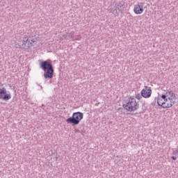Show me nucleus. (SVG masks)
Listing matches in <instances>:
<instances>
[{"mask_svg":"<svg viewBox=\"0 0 178 178\" xmlns=\"http://www.w3.org/2000/svg\"><path fill=\"white\" fill-rule=\"evenodd\" d=\"M40 69L43 70L44 79H51L54 77V65L51 60L40 61L39 63Z\"/></svg>","mask_w":178,"mask_h":178,"instance_id":"nucleus-1","label":"nucleus"},{"mask_svg":"<svg viewBox=\"0 0 178 178\" xmlns=\"http://www.w3.org/2000/svg\"><path fill=\"white\" fill-rule=\"evenodd\" d=\"M122 106L128 112H134L140 108V104L134 98L129 97L123 102Z\"/></svg>","mask_w":178,"mask_h":178,"instance_id":"nucleus-2","label":"nucleus"},{"mask_svg":"<svg viewBox=\"0 0 178 178\" xmlns=\"http://www.w3.org/2000/svg\"><path fill=\"white\" fill-rule=\"evenodd\" d=\"M37 42L36 38L25 37L23 38L22 42H19V48H22L23 49H29V48H31L34 45V43Z\"/></svg>","mask_w":178,"mask_h":178,"instance_id":"nucleus-3","label":"nucleus"},{"mask_svg":"<svg viewBox=\"0 0 178 178\" xmlns=\"http://www.w3.org/2000/svg\"><path fill=\"white\" fill-rule=\"evenodd\" d=\"M83 114L81 112H76L72 114V117L68 118L66 120V122L68 124L77 125L80 123V121L83 119Z\"/></svg>","mask_w":178,"mask_h":178,"instance_id":"nucleus-4","label":"nucleus"},{"mask_svg":"<svg viewBox=\"0 0 178 178\" xmlns=\"http://www.w3.org/2000/svg\"><path fill=\"white\" fill-rule=\"evenodd\" d=\"M161 98L165 101L169 99L170 104H172V106H173V104H175L173 99L176 98V95L172 90H167L165 95H161Z\"/></svg>","mask_w":178,"mask_h":178,"instance_id":"nucleus-5","label":"nucleus"},{"mask_svg":"<svg viewBox=\"0 0 178 178\" xmlns=\"http://www.w3.org/2000/svg\"><path fill=\"white\" fill-rule=\"evenodd\" d=\"M124 10V1H120L116 3L113 8H111V12L113 15H118L119 12H123Z\"/></svg>","mask_w":178,"mask_h":178,"instance_id":"nucleus-6","label":"nucleus"},{"mask_svg":"<svg viewBox=\"0 0 178 178\" xmlns=\"http://www.w3.org/2000/svg\"><path fill=\"white\" fill-rule=\"evenodd\" d=\"M12 98L10 92H8L5 87L0 88V99L3 101H9Z\"/></svg>","mask_w":178,"mask_h":178,"instance_id":"nucleus-7","label":"nucleus"},{"mask_svg":"<svg viewBox=\"0 0 178 178\" xmlns=\"http://www.w3.org/2000/svg\"><path fill=\"white\" fill-rule=\"evenodd\" d=\"M157 104L159 106H162V108L166 109L167 108H172V102L168 103L167 100L163 99L162 97H161L157 98Z\"/></svg>","mask_w":178,"mask_h":178,"instance_id":"nucleus-8","label":"nucleus"},{"mask_svg":"<svg viewBox=\"0 0 178 178\" xmlns=\"http://www.w3.org/2000/svg\"><path fill=\"white\" fill-rule=\"evenodd\" d=\"M144 3H138L134 6V12L136 15H141L144 12Z\"/></svg>","mask_w":178,"mask_h":178,"instance_id":"nucleus-9","label":"nucleus"},{"mask_svg":"<svg viewBox=\"0 0 178 178\" xmlns=\"http://www.w3.org/2000/svg\"><path fill=\"white\" fill-rule=\"evenodd\" d=\"M141 94L143 98H149L152 94V90H151L150 87L145 86V88L141 91Z\"/></svg>","mask_w":178,"mask_h":178,"instance_id":"nucleus-10","label":"nucleus"},{"mask_svg":"<svg viewBox=\"0 0 178 178\" xmlns=\"http://www.w3.org/2000/svg\"><path fill=\"white\" fill-rule=\"evenodd\" d=\"M68 35L70 38L72 39V41H74L76 40H80V38H79V36L74 35V31H72Z\"/></svg>","mask_w":178,"mask_h":178,"instance_id":"nucleus-11","label":"nucleus"},{"mask_svg":"<svg viewBox=\"0 0 178 178\" xmlns=\"http://www.w3.org/2000/svg\"><path fill=\"white\" fill-rule=\"evenodd\" d=\"M136 99H141V98H143V94H140V93H138L136 95Z\"/></svg>","mask_w":178,"mask_h":178,"instance_id":"nucleus-12","label":"nucleus"},{"mask_svg":"<svg viewBox=\"0 0 178 178\" xmlns=\"http://www.w3.org/2000/svg\"><path fill=\"white\" fill-rule=\"evenodd\" d=\"M64 40H69L70 38V36H69V35H63Z\"/></svg>","mask_w":178,"mask_h":178,"instance_id":"nucleus-13","label":"nucleus"},{"mask_svg":"<svg viewBox=\"0 0 178 178\" xmlns=\"http://www.w3.org/2000/svg\"><path fill=\"white\" fill-rule=\"evenodd\" d=\"M171 159H173V161H176L177 159V157L175 156H172L171 157Z\"/></svg>","mask_w":178,"mask_h":178,"instance_id":"nucleus-14","label":"nucleus"},{"mask_svg":"<svg viewBox=\"0 0 178 178\" xmlns=\"http://www.w3.org/2000/svg\"><path fill=\"white\" fill-rule=\"evenodd\" d=\"M173 154H178V149L173 152Z\"/></svg>","mask_w":178,"mask_h":178,"instance_id":"nucleus-15","label":"nucleus"},{"mask_svg":"<svg viewBox=\"0 0 178 178\" xmlns=\"http://www.w3.org/2000/svg\"><path fill=\"white\" fill-rule=\"evenodd\" d=\"M167 104H170V101L169 99L167 100Z\"/></svg>","mask_w":178,"mask_h":178,"instance_id":"nucleus-16","label":"nucleus"}]
</instances>
